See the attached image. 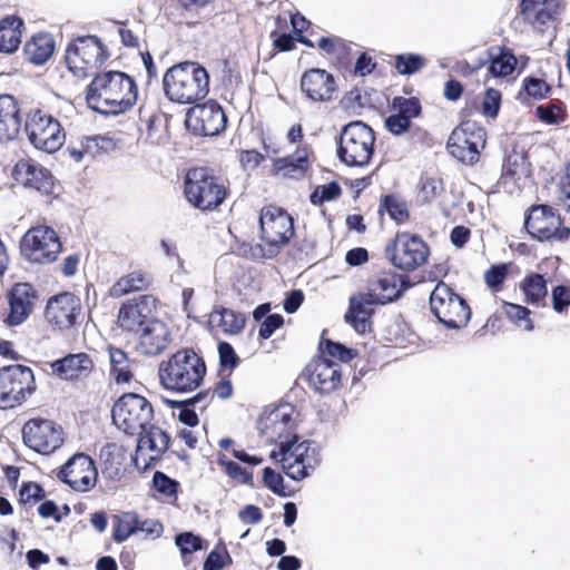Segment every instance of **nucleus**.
I'll use <instances>...</instances> for the list:
<instances>
[{
  "instance_id": "3",
  "label": "nucleus",
  "mask_w": 570,
  "mask_h": 570,
  "mask_svg": "<svg viewBox=\"0 0 570 570\" xmlns=\"http://www.w3.org/2000/svg\"><path fill=\"white\" fill-rule=\"evenodd\" d=\"M61 111L52 98L32 104L24 115V131L38 150L52 154L66 141V130L60 121Z\"/></svg>"
},
{
  "instance_id": "29",
  "label": "nucleus",
  "mask_w": 570,
  "mask_h": 570,
  "mask_svg": "<svg viewBox=\"0 0 570 570\" xmlns=\"http://www.w3.org/2000/svg\"><path fill=\"white\" fill-rule=\"evenodd\" d=\"M51 374L63 381L87 379L95 368V363L85 352L70 353L48 363Z\"/></svg>"
},
{
  "instance_id": "42",
  "label": "nucleus",
  "mask_w": 570,
  "mask_h": 570,
  "mask_svg": "<svg viewBox=\"0 0 570 570\" xmlns=\"http://www.w3.org/2000/svg\"><path fill=\"white\" fill-rule=\"evenodd\" d=\"M377 212L387 214L397 225L407 223L411 217L406 200L394 193L381 196Z\"/></svg>"
},
{
  "instance_id": "44",
  "label": "nucleus",
  "mask_w": 570,
  "mask_h": 570,
  "mask_svg": "<svg viewBox=\"0 0 570 570\" xmlns=\"http://www.w3.org/2000/svg\"><path fill=\"white\" fill-rule=\"evenodd\" d=\"M145 139L150 145L160 146L169 142V118L163 112H155L146 121Z\"/></svg>"
},
{
  "instance_id": "7",
  "label": "nucleus",
  "mask_w": 570,
  "mask_h": 570,
  "mask_svg": "<svg viewBox=\"0 0 570 570\" xmlns=\"http://www.w3.org/2000/svg\"><path fill=\"white\" fill-rule=\"evenodd\" d=\"M41 301L39 288L30 282H16L3 293L0 318L7 327H18L37 311Z\"/></svg>"
},
{
  "instance_id": "36",
  "label": "nucleus",
  "mask_w": 570,
  "mask_h": 570,
  "mask_svg": "<svg viewBox=\"0 0 570 570\" xmlns=\"http://www.w3.org/2000/svg\"><path fill=\"white\" fill-rule=\"evenodd\" d=\"M112 147L114 140L109 137L100 135L83 136L70 142L68 153L75 161L79 163L86 157L95 158Z\"/></svg>"
},
{
  "instance_id": "26",
  "label": "nucleus",
  "mask_w": 570,
  "mask_h": 570,
  "mask_svg": "<svg viewBox=\"0 0 570 570\" xmlns=\"http://www.w3.org/2000/svg\"><path fill=\"white\" fill-rule=\"evenodd\" d=\"M302 92L314 102L332 101L337 92L334 76L322 68L307 69L301 77Z\"/></svg>"
},
{
  "instance_id": "20",
  "label": "nucleus",
  "mask_w": 570,
  "mask_h": 570,
  "mask_svg": "<svg viewBox=\"0 0 570 570\" xmlns=\"http://www.w3.org/2000/svg\"><path fill=\"white\" fill-rule=\"evenodd\" d=\"M22 440L32 451L49 455L62 446L65 431L52 420L33 417L23 424Z\"/></svg>"
},
{
  "instance_id": "38",
  "label": "nucleus",
  "mask_w": 570,
  "mask_h": 570,
  "mask_svg": "<svg viewBox=\"0 0 570 570\" xmlns=\"http://www.w3.org/2000/svg\"><path fill=\"white\" fill-rule=\"evenodd\" d=\"M55 49L53 37L48 32H38L26 42L23 52L29 62L40 66L52 57Z\"/></svg>"
},
{
  "instance_id": "4",
  "label": "nucleus",
  "mask_w": 570,
  "mask_h": 570,
  "mask_svg": "<svg viewBox=\"0 0 570 570\" xmlns=\"http://www.w3.org/2000/svg\"><path fill=\"white\" fill-rule=\"evenodd\" d=\"M166 97L180 105H196L209 92V75L196 61H184L170 67L164 75Z\"/></svg>"
},
{
  "instance_id": "41",
  "label": "nucleus",
  "mask_w": 570,
  "mask_h": 570,
  "mask_svg": "<svg viewBox=\"0 0 570 570\" xmlns=\"http://www.w3.org/2000/svg\"><path fill=\"white\" fill-rule=\"evenodd\" d=\"M210 322L215 323L224 334L237 335L244 330L246 318L244 314L232 308L218 306L212 312Z\"/></svg>"
},
{
  "instance_id": "51",
  "label": "nucleus",
  "mask_w": 570,
  "mask_h": 570,
  "mask_svg": "<svg viewBox=\"0 0 570 570\" xmlns=\"http://www.w3.org/2000/svg\"><path fill=\"white\" fill-rule=\"evenodd\" d=\"M426 66V59L417 53H401L394 58V68L400 75H413Z\"/></svg>"
},
{
  "instance_id": "22",
  "label": "nucleus",
  "mask_w": 570,
  "mask_h": 570,
  "mask_svg": "<svg viewBox=\"0 0 570 570\" xmlns=\"http://www.w3.org/2000/svg\"><path fill=\"white\" fill-rule=\"evenodd\" d=\"M81 311V299L77 295L61 292L47 301L43 317L52 330L66 332L77 325Z\"/></svg>"
},
{
  "instance_id": "39",
  "label": "nucleus",
  "mask_w": 570,
  "mask_h": 570,
  "mask_svg": "<svg viewBox=\"0 0 570 570\" xmlns=\"http://www.w3.org/2000/svg\"><path fill=\"white\" fill-rule=\"evenodd\" d=\"M519 288L524 296V303L535 307L546 306L549 292L544 275L535 272L528 273L519 283Z\"/></svg>"
},
{
  "instance_id": "62",
  "label": "nucleus",
  "mask_w": 570,
  "mask_h": 570,
  "mask_svg": "<svg viewBox=\"0 0 570 570\" xmlns=\"http://www.w3.org/2000/svg\"><path fill=\"white\" fill-rule=\"evenodd\" d=\"M154 488L167 498H177L179 483L161 471H156L153 476Z\"/></svg>"
},
{
  "instance_id": "30",
  "label": "nucleus",
  "mask_w": 570,
  "mask_h": 570,
  "mask_svg": "<svg viewBox=\"0 0 570 570\" xmlns=\"http://www.w3.org/2000/svg\"><path fill=\"white\" fill-rule=\"evenodd\" d=\"M214 0H167L161 6V11L165 18L177 26H195L199 19L200 13Z\"/></svg>"
},
{
  "instance_id": "54",
  "label": "nucleus",
  "mask_w": 570,
  "mask_h": 570,
  "mask_svg": "<svg viewBox=\"0 0 570 570\" xmlns=\"http://www.w3.org/2000/svg\"><path fill=\"white\" fill-rule=\"evenodd\" d=\"M511 263H501L492 265L484 272V283L493 292L502 289L503 284L510 273Z\"/></svg>"
},
{
  "instance_id": "28",
  "label": "nucleus",
  "mask_w": 570,
  "mask_h": 570,
  "mask_svg": "<svg viewBox=\"0 0 570 570\" xmlns=\"http://www.w3.org/2000/svg\"><path fill=\"white\" fill-rule=\"evenodd\" d=\"M261 434L269 443H276L278 448L285 442H292V439L299 440L292 413L282 410L271 412L261 421Z\"/></svg>"
},
{
  "instance_id": "6",
  "label": "nucleus",
  "mask_w": 570,
  "mask_h": 570,
  "mask_svg": "<svg viewBox=\"0 0 570 570\" xmlns=\"http://www.w3.org/2000/svg\"><path fill=\"white\" fill-rule=\"evenodd\" d=\"M375 140V131L368 125L351 121L341 130L336 155L348 167H364L374 155Z\"/></svg>"
},
{
  "instance_id": "35",
  "label": "nucleus",
  "mask_w": 570,
  "mask_h": 570,
  "mask_svg": "<svg viewBox=\"0 0 570 570\" xmlns=\"http://www.w3.org/2000/svg\"><path fill=\"white\" fill-rule=\"evenodd\" d=\"M309 169L307 147H297L293 155L273 160L272 174L288 178H301Z\"/></svg>"
},
{
  "instance_id": "58",
  "label": "nucleus",
  "mask_w": 570,
  "mask_h": 570,
  "mask_svg": "<svg viewBox=\"0 0 570 570\" xmlns=\"http://www.w3.org/2000/svg\"><path fill=\"white\" fill-rule=\"evenodd\" d=\"M501 92L495 88H488L481 100V114L489 119H495L501 107Z\"/></svg>"
},
{
  "instance_id": "57",
  "label": "nucleus",
  "mask_w": 570,
  "mask_h": 570,
  "mask_svg": "<svg viewBox=\"0 0 570 570\" xmlns=\"http://www.w3.org/2000/svg\"><path fill=\"white\" fill-rule=\"evenodd\" d=\"M218 356H219V374L229 373L239 365L240 358L235 352L232 344L228 342H219L218 344Z\"/></svg>"
},
{
  "instance_id": "32",
  "label": "nucleus",
  "mask_w": 570,
  "mask_h": 570,
  "mask_svg": "<svg viewBox=\"0 0 570 570\" xmlns=\"http://www.w3.org/2000/svg\"><path fill=\"white\" fill-rule=\"evenodd\" d=\"M376 305L366 292L352 295L344 318L357 333L363 334L371 330L373 307Z\"/></svg>"
},
{
  "instance_id": "10",
  "label": "nucleus",
  "mask_w": 570,
  "mask_h": 570,
  "mask_svg": "<svg viewBox=\"0 0 570 570\" xmlns=\"http://www.w3.org/2000/svg\"><path fill=\"white\" fill-rule=\"evenodd\" d=\"M430 308L439 323L450 330L465 327L471 318L468 302L443 281L430 294Z\"/></svg>"
},
{
  "instance_id": "18",
  "label": "nucleus",
  "mask_w": 570,
  "mask_h": 570,
  "mask_svg": "<svg viewBox=\"0 0 570 570\" xmlns=\"http://www.w3.org/2000/svg\"><path fill=\"white\" fill-rule=\"evenodd\" d=\"M487 145V130L476 121H460L452 130L448 142V153L465 165L480 160L481 151Z\"/></svg>"
},
{
  "instance_id": "11",
  "label": "nucleus",
  "mask_w": 570,
  "mask_h": 570,
  "mask_svg": "<svg viewBox=\"0 0 570 570\" xmlns=\"http://www.w3.org/2000/svg\"><path fill=\"white\" fill-rule=\"evenodd\" d=\"M62 252V242L58 233L50 226L30 227L20 239V254L32 265H50L57 262Z\"/></svg>"
},
{
  "instance_id": "61",
  "label": "nucleus",
  "mask_w": 570,
  "mask_h": 570,
  "mask_svg": "<svg viewBox=\"0 0 570 570\" xmlns=\"http://www.w3.org/2000/svg\"><path fill=\"white\" fill-rule=\"evenodd\" d=\"M291 24L293 33L298 38L299 43L308 48L315 47L314 42L304 35L311 27V21L305 16L298 11L291 13Z\"/></svg>"
},
{
  "instance_id": "16",
  "label": "nucleus",
  "mask_w": 570,
  "mask_h": 570,
  "mask_svg": "<svg viewBox=\"0 0 570 570\" xmlns=\"http://www.w3.org/2000/svg\"><path fill=\"white\" fill-rule=\"evenodd\" d=\"M271 458L282 463L284 473L295 481H301L309 475L320 463V454L312 442L292 439L283 446L271 452Z\"/></svg>"
},
{
  "instance_id": "48",
  "label": "nucleus",
  "mask_w": 570,
  "mask_h": 570,
  "mask_svg": "<svg viewBox=\"0 0 570 570\" xmlns=\"http://www.w3.org/2000/svg\"><path fill=\"white\" fill-rule=\"evenodd\" d=\"M525 171L527 157L519 154L509 155L503 163L500 180L502 184L515 183Z\"/></svg>"
},
{
  "instance_id": "59",
  "label": "nucleus",
  "mask_w": 570,
  "mask_h": 570,
  "mask_svg": "<svg viewBox=\"0 0 570 570\" xmlns=\"http://www.w3.org/2000/svg\"><path fill=\"white\" fill-rule=\"evenodd\" d=\"M176 546L179 548L180 553L185 562L187 561V557H190L191 553L202 550L203 540L199 535L194 534L193 532H183L176 535L175 539Z\"/></svg>"
},
{
  "instance_id": "46",
  "label": "nucleus",
  "mask_w": 570,
  "mask_h": 570,
  "mask_svg": "<svg viewBox=\"0 0 570 570\" xmlns=\"http://www.w3.org/2000/svg\"><path fill=\"white\" fill-rule=\"evenodd\" d=\"M502 309L509 321L518 327H521L527 332H532L534 330L533 321L530 317L532 312L527 306L503 302Z\"/></svg>"
},
{
  "instance_id": "56",
  "label": "nucleus",
  "mask_w": 570,
  "mask_h": 570,
  "mask_svg": "<svg viewBox=\"0 0 570 570\" xmlns=\"http://www.w3.org/2000/svg\"><path fill=\"white\" fill-rule=\"evenodd\" d=\"M342 188L337 181H331L325 185L317 186L309 196V200L315 206H321L326 202L340 198Z\"/></svg>"
},
{
  "instance_id": "47",
  "label": "nucleus",
  "mask_w": 570,
  "mask_h": 570,
  "mask_svg": "<svg viewBox=\"0 0 570 570\" xmlns=\"http://www.w3.org/2000/svg\"><path fill=\"white\" fill-rule=\"evenodd\" d=\"M138 531V515L126 512L114 519L112 539L120 543Z\"/></svg>"
},
{
  "instance_id": "33",
  "label": "nucleus",
  "mask_w": 570,
  "mask_h": 570,
  "mask_svg": "<svg viewBox=\"0 0 570 570\" xmlns=\"http://www.w3.org/2000/svg\"><path fill=\"white\" fill-rule=\"evenodd\" d=\"M153 285V274L147 268L137 267L120 276L110 287L109 294L118 298L132 293L147 292Z\"/></svg>"
},
{
  "instance_id": "21",
  "label": "nucleus",
  "mask_w": 570,
  "mask_h": 570,
  "mask_svg": "<svg viewBox=\"0 0 570 570\" xmlns=\"http://www.w3.org/2000/svg\"><path fill=\"white\" fill-rule=\"evenodd\" d=\"M57 479L77 492H88L98 481L95 460L87 453L71 455L56 472Z\"/></svg>"
},
{
  "instance_id": "40",
  "label": "nucleus",
  "mask_w": 570,
  "mask_h": 570,
  "mask_svg": "<svg viewBox=\"0 0 570 570\" xmlns=\"http://www.w3.org/2000/svg\"><path fill=\"white\" fill-rule=\"evenodd\" d=\"M23 21L17 16H7L0 20V52L12 53L20 43Z\"/></svg>"
},
{
  "instance_id": "24",
  "label": "nucleus",
  "mask_w": 570,
  "mask_h": 570,
  "mask_svg": "<svg viewBox=\"0 0 570 570\" xmlns=\"http://www.w3.org/2000/svg\"><path fill=\"white\" fill-rule=\"evenodd\" d=\"M303 377L315 392L328 394L341 386L342 368L338 363L318 356L305 366Z\"/></svg>"
},
{
  "instance_id": "50",
  "label": "nucleus",
  "mask_w": 570,
  "mask_h": 570,
  "mask_svg": "<svg viewBox=\"0 0 570 570\" xmlns=\"http://www.w3.org/2000/svg\"><path fill=\"white\" fill-rule=\"evenodd\" d=\"M317 47L327 56L335 57L340 62H343L351 51L345 40L337 36L322 37L317 42Z\"/></svg>"
},
{
  "instance_id": "37",
  "label": "nucleus",
  "mask_w": 570,
  "mask_h": 570,
  "mask_svg": "<svg viewBox=\"0 0 570 570\" xmlns=\"http://www.w3.org/2000/svg\"><path fill=\"white\" fill-rule=\"evenodd\" d=\"M138 435L137 453L135 456V463L137 466H139V451L148 449L155 453L150 456V460H157L169 448L170 438L159 426L149 423L145 431Z\"/></svg>"
},
{
  "instance_id": "14",
  "label": "nucleus",
  "mask_w": 570,
  "mask_h": 570,
  "mask_svg": "<svg viewBox=\"0 0 570 570\" xmlns=\"http://www.w3.org/2000/svg\"><path fill=\"white\" fill-rule=\"evenodd\" d=\"M37 390L33 371L22 364L0 367V409L20 406Z\"/></svg>"
},
{
  "instance_id": "13",
  "label": "nucleus",
  "mask_w": 570,
  "mask_h": 570,
  "mask_svg": "<svg viewBox=\"0 0 570 570\" xmlns=\"http://www.w3.org/2000/svg\"><path fill=\"white\" fill-rule=\"evenodd\" d=\"M114 424L128 435L142 433L154 419V407L145 396L137 393H125L111 410Z\"/></svg>"
},
{
  "instance_id": "23",
  "label": "nucleus",
  "mask_w": 570,
  "mask_h": 570,
  "mask_svg": "<svg viewBox=\"0 0 570 570\" xmlns=\"http://www.w3.org/2000/svg\"><path fill=\"white\" fill-rule=\"evenodd\" d=\"M226 124V115L216 100H208L203 105L197 102L187 112L186 125L198 135H219L225 130Z\"/></svg>"
},
{
  "instance_id": "1",
  "label": "nucleus",
  "mask_w": 570,
  "mask_h": 570,
  "mask_svg": "<svg viewBox=\"0 0 570 570\" xmlns=\"http://www.w3.org/2000/svg\"><path fill=\"white\" fill-rule=\"evenodd\" d=\"M137 99L138 87L134 78L116 70L96 73L86 91L88 106L104 115L125 114Z\"/></svg>"
},
{
  "instance_id": "34",
  "label": "nucleus",
  "mask_w": 570,
  "mask_h": 570,
  "mask_svg": "<svg viewBox=\"0 0 570 570\" xmlns=\"http://www.w3.org/2000/svg\"><path fill=\"white\" fill-rule=\"evenodd\" d=\"M21 127L20 108L11 95H0V142L13 140Z\"/></svg>"
},
{
  "instance_id": "12",
  "label": "nucleus",
  "mask_w": 570,
  "mask_h": 570,
  "mask_svg": "<svg viewBox=\"0 0 570 570\" xmlns=\"http://www.w3.org/2000/svg\"><path fill=\"white\" fill-rule=\"evenodd\" d=\"M109 56L108 49L97 36H83L67 46L65 61L76 77L85 78L98 70Z\"/></svg>"
},
{
  "instance_id": "9",
  "label": "nucleus",
  "mask_w": 570,
  "mask_h": 570,
  "mask_svg": "<svg viewBox=\"0 0 570 570\" xmlns=\"http://www.w3.org/2000/svg\"><path fill=\"white\" fill-rule=\"evenodd\" d=\"M524 228L532 239L544 243H567L570 227L563 225L559 210L548 204L531 205L525 212Z\"/></svg>"
},
{
  "instance_id": "15",
  "label": "nucleus",
  "mask_w": 570,
  "mask_h": 570,
  "mask_svg": "<svg viewBox=\"0 0 570 570\" xmlns=\"http://www.w3.org/2000/svg\"><path fill=\"white\" fill-rule=\"evenodd\" d=\"M261 238L267 246V256L274 257L295 235L293 217L282 207L266 205L259 214Z\"/></svg>"
},
{
  "instance_id": "31",
  "label": "nucleus",
  "mask_w": 570,
  "mask_h": 570,
  "mask_svg": "<svg viewBox=\"0 0 570 570\" xmlns=\"http://www.w3.org/2000/svg\"><path fill=\"white\" fill-rule=\"evenodd\" d=\"M137 350L146 356H157L168 348L171 343V332L160 320L139 331Z\"/></svg>"
},
{
  "instance_id": "60",
  "label": "nucleus",
  "mask_w": 570,
  "mask_h": 570,
  "mask_svg": "<svg viewBox=\"0 0 570 570\" xmlns=\"http://www.w3.org/2000/svg\"><path fill=\"white\" fill-rule=\"evenodd\" d=\"M272 39L273 56L279 52H288L296 49L298 38L293 33L273 30L269 35Z\"/></svg>"
},
{
  "instance_id": "64",
  "label": "nucleus",
  "mask_w": 570,
  "mask_h": 570,
  "mask_svg": "<svg viewBox=\"0 0 570 570\" xmlns=\"http://www.w3.org/2000/svg\"><path fill=\"white\" fill-rule=\"evenodd\" d=\"M263 484L279 497L287 495L282 474L269 466L263 470Z\"/></svg>"
},
{
  "instance_id": "55",
  "label": "nucleus",
  "mask_w": 570,
  "mask_h": 570,
  "mask_svg": "<svg viewBox=\"0 0 570 570\" xmlns=\"http://www.w3.org/2000/svg\"><path fill=\"white\" fill-rule=\"evenodd\" d=\"M320 351L323 355L336 358L341 362H350L357 355L355 350L348 348L341 343L333 342L332 340H322L320 343Z\"/></svg>"
},
{
  "instance_id": "27",
  "label": "nucleus",
  "mask_w": 570,
  "mask_h": 570,
  "mask_svg": "<svg viewBox=\"0 0 570 570\" xmlns=\"http://www.w3.org/2000/svg\"><path fill=\"white\" fill-rule=\"evenodd\" d=\"M405 278L393 271H382L367 281V296L380 305L391 303L402 295Z\"/></svg>"
},
{
  "instance_id": "2",
  "label": "nucleus",
  "mask_w": 570,
  "mask_h": 570,
  "mask_svg": "<svg viewBox=\"0 0 570 570\" xmlns=\"http://www.w3.org/2000/svg\"><path fill=\"white\" fill-rule=\"evenodd\" d=\"M207 375V365L200 352L181 347L158 365L160 386L174 393H190L200 387Z\"/></svg>"
},
{
  "instance_id": "63",
  "label": "nucleus",
  "mask_w": 570,
  "mask_h": 570,
  "mask_svg": "<svg viewBox=\"0 0 570 570\" xmlns=\"http://www.w3.org/2000/svg\"><path fill=\"white\" fill-rule=\"evenodd\" d=\"M19 502L22 504H32L46 497L43 488L36 482L22 483L19 491Z\"/></svg>"
},
{
  "instance_id": "52",
  "label": "nucleus",
  "mask_w": 570,
  "mask_h": 570,
  "mask_svg": "<svg viewBox=\"0 0 570 570\" xmlns=\"http://www.w3.org/2000/svg\"><path fill=\"white\" fill-rule=\"evenodd\" d=\"M517 65V59L512 52L501 50L497 57H491L490 72L495 77H507L511 75Z\"/></svg>"
},
{
  "instance_id": "45",
  "label": "nucleus",
  "mask_w": 570,
  "mask_h": 570,
  "mask_svg": "<svg viewBox=\"0 0 570 570\" xmlns=\"http://www.w3.org/2000/svg\"><path fill=\"white\" fill-rule=\"evenodd\" d=\"M217 464L235 484L254 487L253 471L242 468L235 461L229 460L225 453L217 454Z\"/></svg>"
},
{
  "instance_id": "8",
  "label": "nucleus",
  "mask_w": 570,
  "mask_h": 570,
  "mask_svg": "<svg viewBox=\"0 0 570 570\" xmlns=\"http://www.w3.org/2000/svg\"><path fill=\"white\" fill-rule=\"evenodd\" d=\"M384 256L395 268L413 272L428 262L430 247L420 235L399 230L387 240Z\"/></svg>"
},
{
  "instance_id": "53",
  "label": "nucleus",
  "mask_w": 570,
  "mask_h": 570,
  "mask_svg": "<svg viewBox=\"0 0 570 570\" xmlns=\"http://www.w3.org/2000/svg\"><path fill=\"white\" fill-rule=\"evenodd\" d=\"M391 108L400 115L407 117V119L411 121L413 118L419 117L422 112L421 101L416 97L406 98L396 96L392 100Z\"/></svg>"
},
{
  "instance_id": "5",
  "label": "nucleus",
  "mask_w": 570,
  "mask_h": 570,
  "mask_svg": "<svg viewBox=\"0 0 570 570\" xmlns=\"http://www.w3.org/2000/svg\"><path fill=\"white\" fill-rule=\"evenodd\" d=\"M229 194L226 183L208 167H194L186 173L184 196L190 206L203 213L217 210Z\"/></svg>"
},
{
  "instance_id": "49",
  "label": "nucleus",
  "mask_w": 570,
  "mask_h": 570,
  "mask_svg": "<svg viewBox=\"0 0 570 570\" xmlns=\"http://www.w3.org/2000/svg\"><path fill=\"white\" fill-rule=\"evenodd\" d=\"M551 308L559 315H567L570 311V279H566L551 287Z\"/></svg>"
},
{
  "instance_id": "17",
  "label": "nucleus",
  "mask_w": 570,
  "mask_h": 570,
  "mask_svg": "<svg viewBox=\"0 0 570 570\" xmlns=\"http://www.w3.org/2000/svg\"><path fill=\"white\" fill-rule=\"evenodd\" d=\"M17 185L43 197L47 203L58 198L60 186L50 169L32 158H20L11 170Z\"/></svg>"
},
{
  "instance_id": "19",
  "label": "nucleus",
  "mask_w": 570,
  "mask_h": 570,
  "mask_svg": "<svg viewBox=\"0 0 570 570\" xmlns=\"http://www.w3.org/2000/svg\"><path fill=\"white\" fill-rule=\"evenodd\" d=\"M159 298L154 294H140L124 301L118 311L117 324L127 333L138 334L147 325L157 321Z\"/></svg>"
},
{
  "instance_id": "43",
  "label": "nucleus",
  "mask_w": 570,
  "mask_h": 570,
  "mask_svg": "<svg viewBox=\"0 0 570 570\" xmlns=\"http://www.w3.org/2000/svg\"><path fill=\"white\" fill-rule=\"evenodd\" d=\"M108 354L110 361V375L117 384H125L131 382L134 372L131 370V361L128 354L116 346H108Z\"/></svg>"
},
{
  "instance_id": "25",
  "label": "nucleus",
  "mask_w": 570,
  "mask_h": 570,
  "mask_svg": "<svg viewBox=\"0 0 570 570\" xmlns=\"http://www.w3.org/2000/svg\"><path fill=\"white\" fill-rule=\"evenodd\" d=\"M562 9L561 0H519L518 14L533 30L544 33L558 20Z\"/></svg>"
}]
</instances>
